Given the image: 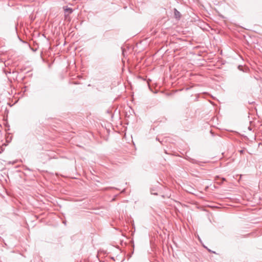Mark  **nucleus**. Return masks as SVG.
<instances>
[{"label": "nucleus", "mask_w": 262, "mask_h": 262, "mask_svg": "<svg viewBox=\"0 0 262 262\" xmlns=\"http://www.w3.org/2000/svg\"><path fill=\"white\" fill-rule=\"evenodd\" d=\"M173 12L174 16H180L181 14L179 11H178L176 9H173Z\"/></svg>", "instance_id": "2"}, {"label": "nucleus", "mask_w": 262, "mask_h": 262, "mask_svg": "<svg viewBox=\"0 0 262 262\" xmlns=\"http://www.w3.org/2000/svg\"><path fill=\"white\" fill-rule=\"evenodd\" d=\"M64 16H67L70 14H71L73 12L72 9L69 8L68 7H66L64 8Z\"/></svg>", "instance_id": "1"}, {"label": "nucleus", "mask_w": 262, "mask_h": 262, "mask_svg": "<svg viewBox=\"0 0 262 262\" xmlns=\"http://www.w3.org/2000/svg\"><path fill=\"white\" fill-rule=\"evenodd\" d=\"M223 181H225V179L224 178H223Z\"/></svg>", "instance_id": "3"}]
</instances>
